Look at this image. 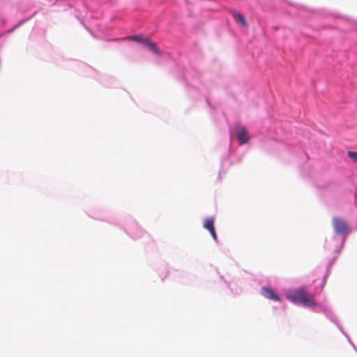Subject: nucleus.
Masks as SVG:
<instances>
[{
	"label": "nucleus",
	"mask_w": 357,
	"mask_h": 357,
	"mask_svg": "<svg viewBox=\"0 0 357 357\" xmlns=\"http://www.w3.org/2000/svg\"><path fill=\"white\" fill-rule=\"evenodd\" d=\"M288 298L294 303H300L307 307L316 305L313 296L303 289L296 290L294 294L289 296Z\"/></svg>",
	"instance_id": "1"
},
{
	"label": "nucleus",
	"mask_w": 357,
	"mask_h": 357,
	"mask_svg": "<svg viewBox=\"0 0 357 357\" xmlns=\"http://www.w3.org/2000/svg\"><path fill=\"white\" fill-rule=\"evenodd\" d=\"M333 225L335 233L338 234H347L350 231L347 222L337 217L333 218Z\"/></svg>",
	"instance_id": "2"
},
{
	"label": "nucleus",
	"mask_w": 357,
	"mask_h": 357,
	"mask_svg": "<svg viewBox=\"0 0 357 357\" xmlns=\"http://www.w3.org/2000/svg\"><path fill=\"white\" fill-rule=\"evenodd\" d=\"M236 132L240 144H244L249 141L250 137L248 135L247 130L244 126L237 125L236 126Z\"/></svg>",
	"instance_id": "3"
},
{
	"label": "nucleus",
	"mask_w": 357,
	"mask_h": 357,
	"mask_svg": "<svg viewBox=\"0 0 357 357\" xmlns=\"http://www.w3.org/2000/svg\"><path fill=\"white\" fill-rule=\"evenodd\" d=\"M204 227L209 231L213 238L217 241L218 237L214 227V219L213 218H206L204 223Z\"/></svg>",
	"instance_id": "4"
},
{
	"label": "nucleus",
	"mask_w": 357,
	"mask_h": 357,
	"mask_svg": "<svg viewBox=\"0 0 357 357\" xmlns=\"http://www.w3.org/2000/svg\"><path fill=\"white\" fill-rule=\"evenodd\" d=\"M261 294L268 299L273 300L275 301H280V297L270 288L262 287Z\"/></svg>",
	"instance_id": "5"
},
{
	"label": "nucleus",
	"mask_w": 357,
	"mask_h": 357,
	"mask_svg": "<svg viewBox=\"0 0 357 357\" xmlns=\"http://www.w3.org/2000/svg\"><path fill=\"white\" fill-rule=\"evenodd\" d=\"M144 44L148 49H149L154 54H158V55H161V52L160 51L159 48L157 47L156 43L152 42L149 38H146V40H144Z\"/></svg>",
	"instance_id": "6"
},
{
	"label": "nucleus",
	"mask_w": 357,
	"mask_h": 357,
	"mask_svg": "<svg viewBox=\"0 0 357 357\" xmlns=\"http://www.w3.org/2000/svg\"><path fill=\"white\" fill-rule=\"evenodd\" d=\"M231 13L234 19L235 20L236 22L240 23L243 27L247 26L246 20L242 14L234 10H232Z\"/></svg>",
	"instance_id": "7"
},
{
	"label": "nucleus",
	"mask_w": 357,
	"mask_h": 357,
	"mask_svg": "<svg viewBox=\"0 0 357 357\" xmlns=\"http://www.w3.org/2000/svg\"><path fill=\"white\" fill-rule=\"evenodd\" d=\"M130 40H134L137 43H144V40H146L142 35H134L131 36L128 38Z\"/></svg>",
	"instance_id": "8"
},
{
	"label": "nucleus",
	"mask_w": 357,
	"mask_h": 357,
	"mask_svg": "<svg viewBox=\"0 0 357 357\" xmlns=\"http://www.w3.org/2000/svg\"><path fill=\"white\" fill-rule=\"evenodd\" d=\"M348 156L354 162H357V151H349Z\"/></svg>",
	"instance_id": "9"
}]
</instances>
